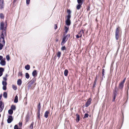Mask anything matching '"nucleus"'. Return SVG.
Instances as JSON below:
<instances>
[{
    "mask_svg": "<svg viewBox=\"0 0 129 129\" xmlns=\"http://www.w3.org/2000/svg\"><path fill=\"white\" fill-rule=\"evenodd\" d=\"M65 34H63L62 41L61 43V45H63L68 39V38H67L66 36H65Z\"/></svg>",
    "mask_w": 129,
    "mask_h": 129,
    "instance_id": "obj_4",
    "label": "nucleus"
},
{
    "mask_svg": "<svg viewBox=\"0 0 129 129\" xmlns=\"http://www.w3.org/2000/svg\"><path fill=\"white\" fill-rule=\"evenodd\" d=\"M25 69L27 70H29L30 68V66L29 65L27 64L25 66Z\"/></svg>",
    "mask_w": 129,
    "mask_h": 129,
    "instance_id": "obj_24",
    "label": "nucleus"
},
{
    "mask_svg": "<svg viewBox=\"0 0 129 129\" xmlns=\"http://www.w3.org/2000/svg\"><path fill=\"white\" fill-rule=\"evenodd\" d=\"M92 99L91 98H89L86 103L85 105H84V106L86 107H88L91 104Z\"/></svg>",
    "mask_w": 129,
    "mask_h": 129,
    "instance_id": "obj_7",
    "label": "nucleus"
},
{
    "mask_svg": "<svg viewBox=\"0 0 129 129\" xmlns=\"http://www.w3.org/2000/svg\"><path fill=\"white\" fill-rule=\"evenodd\" d=\"M84 1H77L78 4L77 5L76 8L78 10H79L81 7V6Z\"/></svg>",
    "mask_w": 129,
    "mask_h": 129,
    "instance_id": "obj_3",
    "label": "nucleus"
},
{
    "mask_svg": "<svg viewBox=\"0 0 129 129\" xmlns=\"http://www.w3.org/2000/svg\"><path fill=\"white\" fill-rule=\"evenodd\" d=\"M38 118V122L39 123V122H40V124L41 123V117L39 116L37 117V118Z\"/></svg>",
    "mask_w": 129,
    "mask_h": 129,
    "instance_id": "obj_47",
    "label": "nucleus"
},
{
    "mask_svg": "<svg viewBox=\"0 0 129 129\" xmlns=\"http://www.w3.org/2000/svg\"><path fill=\"white\" fill-rule=\"evenodd\" d=\"M34 124V122L33 121L31 122V124L29 126V128L30 129H33V125Z\"/></svg>",
    "mask_w": 129,
    "mask_h": 129,
    "instance_id": "obj_32",
    "label": "nucleus"
},
{
    "mask_svg": "<svg viewBox=\"0 0 129 129\" xmlns=\"http://www.w3.org/2000/svg\"><path fill=\"white\" fill-rule=\"evenodd\" d=\"M2 84L3 85L7 86V81H2Z\"/></svg>",
    "mask_w": 129,
    "mask_h": 129,
    "instance_id": "obj_39",
    "label": "nucleus"
},
{
    "mask_svg": "<svg viewBox=\"0 0 129 129\" xmlns=\"http://www.w3.org/2000/svg\"><path fill=\"white\" fill-rule=\"evenodd\" d=\"M4 107V104L2 101H0V113L3 111Z\"/></svg>",
    "mask_w": 129,
    "mask_h": 129,
    "instance_id": "obj_8",
    "label": "nucleus"
},
{
    "mask_svg": "<svg viewBox=\"0 0 129 129\" xmlns=\"http://www.w3.org/2000/svg\"><path fill=\"white\" fill-rule=\"evenodd\" d=\"M25 77L26 78L28 79L30 77L29 74L28 73H26L25 74Z\"/></svg>",
    "mask_w": 129,
    "mask_h": 129,
    "instance_id": "obj_31",
    "label": "nucleus"
},
{
    "mask_svg": "<svg viewBox=\"0 0 129 129\" xmlns=\"http://www.w3.org/2000/svg\"><path fill=\"white\" fill-rule=\"evenodd\" d=\"M126 87L127 88V94H128V90L129 88V81L126 84Z\"/></svg>",
    "mask_w": 129,
    "mask_h": 129,
    "instance_id": "obj_43",
    "label": "nucleus"
},
{
    "mask_svg": "<svg viewBox=\"0 0 129 129\" xmlns=\"http://www.w3.org/2000/svg\"><path fill=\"white\" fill-rule=\"evenodd\" d=\"M69 30V26H64V31L63 34H66Z\"/></svg>",
    "mask_w": 129,
    "mask_h": 129,
    "instance_id": "obj_13",
    "label": "nucleus"
},
{
    "mask_svg": "<svg viewBox=\"0 0 129 129\" xmlns=\"http://www.w3.org/2000/svg\"><path fill=\"white\" fill-rule=\"evenodd\" d=\"M80 31H81V32H82L83 34L84 33V32L83 29H81V30H80Z\"/></svg>",
    "mask_w": 129,
    "mask_h": 129,
    "instance_id": "obj_63",
    "label": "nucleus"
},
{
    "mask_svg": "<svg viewBox=\"0 0 129 129\" xmlns=\"http://www.w3.org/2000/svg\"><path fill=\"white\" fill-rule=\"evenodd\" d=\"M124 116L123 114V113H122V122L121 126L122 125V124H123V121H124Z\"/></svg>",
    "mask_w": 129,
    "mask_h": 129,
    "instance_id": "obj_51",
    "label": "nucleus"
},
{
    "mask_svg": "<svg viewBox=\"0 0 129 129\" xmlns=\"http://www.w3.org/2000/svg\"><path fill=\"white\" fill-rule=\"evenodd\" d=\"M82 35H81L80 36H79L78 35H76V37L77 39H79L80 38H81Z\"/></svg>",
    "mask_w": 129,
    "mask_h": 129,
    "instance_id": "obj_48",
    "label": "nucleus"
},
{
    "mask_svg": "<svg viewBox=\"0 0 129 129\" xmlns=\"http://www.w3.org/2000/svg\"><path fill=\"white\" fill-rule=\"evenodd\" d=\"M18 97L17 95L15 96L14 100V102L15 103H17L18 102Z\"/></svg>",
    "mask_w": 129,
    "mask_h": 129,
    "instance_id": "obj_26",
    "label": "nucleus"
},
{
    "mask_svg": "<svg viewBox=\"0 0 129 129\" xmlns=\"http://www.w3.org/2000/svg\"><path fill=\"white\" fill-rule=\"evenodd\" d=\"M13 110L10 109L8 111V113L9 114L12 115L13 114Z\"/></svg>",
    "mask_w": 129,
    "mask_h": 129,
    "instance_id": "obj_27",
    "label": "nucleus"
},
{
    "mask_svg": "<svg viewBox=\"0 0 129 129\" xmlns=\"http://www.w3.org/2000/svg\"><path fill=\"white\" fill-rule=\"evenodd\" d=\"M0 17L1 19H4V16L3 14L2 13H1L0 14Z\"/></svg>",
    "mask_w": 129,
    "mask_h": 129,
    "instance_id": "obj_44",
    "label": "nucleus"
},
{
    "mask_svg": "<svg viewBox=\"0 0 129 129\" xmlns=\"http://www.w3.org/2000/svg\"><path fill=\"white\" fill-rule=\"evenodd\" d=\"M37 107L38 109H41V103L39 102L38 104Z\"/></svg>",
    "mask_w": 129,
    "mask_h": 129,
    "instance_id": "obj_37",
    "label": "nucleus"
},
{
    "mask_svg": "<svg viewBox=\"0 0 129 129\" xmlns=\"http://www.w3.org/2000/svg\"><path fill=\"white\" fill-rule=\"evenodd\" d=\"M14 129H22L21 128H19L18 127V126L17 124L15 125L14 127Z\"/></svg>",
    "mask_w": 129,
    "mask_h": 129,
    "instance_id": "obj_45",
    "label": "nucleus"
},
{
    "mask_svg": "<svg viewBox=\"0 0 129 129\" xmlns=\"http://www.w3.org/2000/svg\"><path fill=\"white\" fill-rule=\"evenodd\" d=\"M13 118L12 115H8V118L7 120V123H10L13 120Z\"/></svg>",
    "mask_w": 129,
    "mask_h": 129,
    "instance_id": "obj_5",
    "label": "nucleus"
},
{
    "mask_svg": "<svg viewBox=\"0 0 129 129\" xmlns=\"http://www.w3.org/2000/svg\"><path fill=\"white\" fill-rule=\"evenodd\" d=\"M23 75L22 73V72H19V75H18L19 76H22Z\"/></svg>",
    "mask_w": 129,
    "mask_h": 129,
    "instance_id": "obj_54",
    "label": "nucleus"
},
{
    "mask_svg": "<svg viewBox=\"0 0 129 129\" xmlns=\"http://www.w3.org/2000/svg\"><path fill=\"white\" fill-rule=\"evenodd\" d=\"M124 84L120 83L119 84L118 88L121 90H123L124 87Z\"/></svg>",
    "mask_w": 129,
    "mask_h": 129,
    "instance_id": "obj_19",
    "label": "nucleus"
},
{
    "mask_svg": "<svg viewBox=\"0 0 129 129\" xmlns=\"http://www.w3.org/2000/svg\"><path fill=\"white\" fill-rule=\"evenodd\" d=\"M117 82H116L115 85L114 87V89L113 90V93L112 94V97H113V99L112 100V102L115 101L116 97L117 95V94H118L117 91L118 90V88H117L116 85V84Z\"/></svg>",
    "mask_w": 129,
    "mask_h": 129,
    "instance_id": "obj_1",
    "label": "nucleus"
},
{
    "mask_svg": "<svg viewBox=\"0 0 129 129\" xmlns=\"http://www.w3.org/2000/svg\"><path fill=\"white\" fill-rule=\"evenodd\" d=\"M69 73V71L67 69H66L64 71V75L66 77L67 76Z\"/></svg>",
    "mask_w": 129,
    "mask_h": 129,
    "instance_id": "obj_23",
    "label": "nucleus"
},
{
    "mask_svg": "<svg viewBox=\"0 0 129 129\" xmlns=\"http://www.w3.org/2000/svg\"><path fill=\"white\" fill-rule=\"evenodd\" d=\"M76 122L77 123H78L80 120V115L78 114V113H77L76 114Z\"/></svg>",
    "mask_w": 129,
    "mask_h": 129,
    "instance_id": "obj_14",
    "label": "nucleus"
},
{
    "mask_svg": "<svg viewBox=\"0 0 129 129\" xmlns=\"http://www.w3.org/2000/svg\"><path fill=\"white\" fill-rule=\"evenodd\" d=\"M3 79V80L2 81H7V79L6 77H4Z\"/></svg>",
    "mask_w": 129,
    "mask_h": 129,
    "instance_id": "obj_50",
    "label": "nucleus"
},
{
    "mask_svg": "<svg viewBox=\"0 0 129 129\" xmlns=\"http://www.w3.org/2000/svg\"><path fill=\"white\" fill-rule=\"evenodd\" d=\"M67 12L68 14V15H71V11L70 9H68Z\"/></svg>",
    "mask_w": 129,
    "mask_h": 129,
    "instance_id": "obj_41",
    "label": "nucleus"
},
{
    "mask_svg": "<svg viewBox=\"0 0 129 129\" xmlns=\"http://www.w3.org/2000/svg\"><path fill=\"white\" fill-rule=\"evenodd\" d=\"M65 22L66 25L67 26H69L71 23V20H66Z\"/></svg>",
    "mask_w": 129,
    "mask_h": 129,
    "instance_id": "obj_12",
    "label": "nucleus"
},
{
    "mask_svg": "<svg viewBox=\"0 0 129 129\" xmlns=\"http://www.w3.org/2000/svg\"><path fill=\"white\" fill-rule=\"evenodd\" d=\"M65 36H66L68 39L69 38L70 36V34H68L67 35H66V34H65Z\"/></svg>",
    "mask_w": 129,
    "mask_h": 129,
    "instance_id": "obj_52",
    "label": "nucleus"
},
{
    "mask_svg": "<svg viewBox=\"0 0 129 129\" xmlns=\"http://www.w3.org/2000/svg\"><path fill=\"white\" fill-rule=\"evenodd\" d=\"M105 70L104 69H102V73H105Z\"/></svg>",
    "mask_w": 129,
    "mask_h": 129,
    "instance_id": "obj_61",
    "label": "nucleus"
},
{
    "mask_svg": "<svg viewBox=\"0 0 129 129\" xmlns=\"http://www.w3.org/2000/svg\"><path fill=\"white\" fill-rule=\"evenodd\" d=\"M30 1H26V4L27 6L29 4Z\"/></svg>",
    "mask_w": 129,
    "mask_h": 129,
    "instance_id": "obj_55",
    "label": "nucleus"
},
{
    "mask_svg": "<svg viewBox=\"0 0 129 129\" xmlns=\"http://www.w3.org/2000/svg\"><path fill=\"white\" fill-rule=\"evenodd\" d=\"M27 84H28V90H29V88H30L32 84H30V83H29V82Z\"/></svg>",
    "mask_w": 129,
    "mask_h": 129,
    "instance_id": "obj_40",
    "label": "nucleus"
},
{
    "mask_svg": "<svg viewBox=\"0 0 129 129\" xmlns=\"http://www.w3.org/2000/svg\"><path fill=\"white\" fill-rule=\"evenodd\" d=\"M12 87L13 89L14 90H16L17 89L16 86L15 85H12Z\"/></svg>",
    "mask_w": 129,
    "mask_h": 129,
    "instance_id": "obj_38",
    "label": "nucleus"
},
{
    "mask_svg": "<svg viewBox=\"0 0 129 129\" xmlns=\"http://www.w3.org/2000/svg\"><path fill=\"white\" fill-rule=\"evenodd\" d=\"M125 81H124V80H123L121 81L120 83H122L123 84H124V83L125 82Z\"/></svg>",
    "mask_w": 129,
    "mask_h": 129,
    "instance_id": "obj_62",
    "label": "nucleus"
},
{
    "mask_svg": "<svg viewBox=\"0 0 129 129\" xmlns=\"http://www.w3.org/2000/svg\"><path fill=\"white\" fill-rule=\"evenodd\" d=\"M18 124L20 127H22V123L21 122H19L18 123Z\"/></svg>",
    "mask_w": 129,
    "mask_h": 129,
    "instance_id": "obj_53",
    "label": "nucleus"
},
{
    "mask_svg": "<svg viewBox=\"0 0 129 129\" xmlns=\"http://www.w3.org/2000/svg\"><path fill=\"white\" fill-rule=\"evenodd\" d=\"M6 58L7 61H9L10 60V57L9 55H7L6 56Z\"/></svg>",
    "mask_w": 129,
    "mask_h": 129,
    "instance_id": "obj_34",
    "label": "nucleus"
},
{
    "mask_svg": "<svg viewBox=\"0 0 129 129\" xmlns=\"http://www.w3.org/2000/svg\"><path fill=\"white\" fill-rule=\"evenodd\" d=\"M61 54V53L60 51H58L57 52V56L58 57V59L60 57Z\"/></svg>",
    "mask_w": 129,
    "mask_h": 129,
    "instance_id": "obj_29",
    "label": "nucleus"
},
{
    "mask_svg": "<svg viewBox=\"0 0 129 129\" xmlns=\"http://www.w3.org/2000/svg\"><path fill=\"white\" fill-rule=\"evenodd\" d=\"M3 58V57L1 55H0V61L2 60Z\"/></svg>",
    "mask_w": 129,
    "mask_h": 129,
    "instance_id": "obj_59",
    "label": "nucleus"
},
{
    "mask_svg": "<svg viewBox=\"0 0 129 129\" xmlns=\"http://www.w3.org/2000/svg\"><path fill=\"white\" fill-rule=\"evenodd\" d=\"M4 1H0V9H2L4 8Z\"/></svg>",
    "mask_w": 129,
    "mask_h": 129,
    "instance_id": "obj_15",
    "label": "nucleus"
},
{
    "mask_svg": "<svg viewBox=\"0 0 129 129\" xmlns=\"http://www.w3.org/2000/svg\"><path fill=\"white\" fill-rule=\"evenodd\" d=\"M120 36V34L115 33V38L116 40H118L119 39Z\"/></svg>",
    "mask_w": 129,
    "mask_h": 129,
    "instance_id": "obj_21",
    "label": "nucleus"
},
{
    "mask_svg": "<svg viewBox=\"0 0 129 129\" xmlns=\"http://www.w3.org/2000/svg\"><path fill=\"white\" fill-rule=\"evenodd\" d=\"M97 81H96L94 80V83L93 84V85L95 86V85L96 84Z\"/></svg>",
    "mask_w": 129,
    "mask_h": 129,
    "instance_id": "obj_58",
    "label": "nucleus"
},
{
    "mask_svg": "<svg viewBox=\"0 0 129 129\" xmlns=\"http://www.w3.org/2000/svg\"><path fill=\"white\" fill-rule=\"evenodd\" d=\"M36 80V78H33L31 80L28 82L29 83H30V84L32 85L35 82Z\"/></svg>",
    "mask_w": 129,
    "mask_h": 129,
    "instance_id": "obj_18",
    "label": "nucleus"
},
{
    "mask_svg": "<svg viewBox=\"0 0 129 129\" xmlns=\"http://www.w3.org/2000/svg\"><path fill=\"white\" fill-rule=\"evenodd\" d=\"M22 83V81L21 79H18L17 81V84L18 85L20 86Z\"/></svg>",
    "mask_w": 129,
    "mask_h": 129,
    "instance_id": "obj_22",
    "label": "nucleus"
},
{
    "mask_svg": "<svg viewBox=\"0 0 129 129\" xmlns=\"http://www.w3.org/2000/svg\"><path fill=\"white\" fill-rule=\"evenodd\" d=\"M100 72L99 71V76H98V75L96 74V77L95 78L94 80L97 81V79L98 77L99 76H100Z\"/></svg>",
    "mask_w": 129,
    "mask_h": 129,
    "instance_id": "obj_42",
    "label": "nucleus"
},
{
    "mask_svg": "<svg viewBox=\"0 0 129 129\" xmlns=\"http://www.w3.org/2000/svg\"><path fill=\"white\" fill-rule=\"evenodd\" d=\"M4 23L3 21L1 22L0 23V29L1 30H3L4 29Z\"/></svg>",
    "mask_w": 129,
    "mask_h": 129,
    "instance_id": "obj_16",
    "label": "nucleus"
},
{
    "mask_svg": "<svg viewBox=\"0 0 129 129\" xmlns=\"http://www.w3.org/2000/svg\"><path fill=\"white\" fill-rule=\"evenodd\" d=\"M40 116V113H37V117Z\"/></svg>",
    "mask_w": 129,
    "mask_h": 129,
    "instance_id": "obj_64",
    "label": "nucleus"
},
{
    "mask_svg": "<svg viewBox=\"0 0 129 129\" xmlns=\"http://www.w3.org/2000/svg\"><path fill=\"white\" fill-rule=\"evenodd\" d=\"M10 109L13 110H15L16 109V106L14 105H12Z\"/></svg>",
    "mask_w": 129,
    "mask_h": 129,
    "instance_id": "obj_25",
    "label": "nucleus"
},
{
    "mask_svg": "<svg viewBox=\"0 0 129 129\" xmlns=\"http://www.w3.org/2000/svg\"><path fill=\"white\" fill-rule=\"evenodd\" d=\"M3 89L4 90H6L7 89V86L3 85Z\"/></svg>",
    "mask_w": 129,
    "mask_h": 129,
    "instance_id": "obj_46",
    "label": "nucleus"
},
{
    "mask_svg": "<svg viewBox=\"0 0 129 129\" xmlns=\"http://www.w3.org/2000/svg\"><path fill=\"white\" fill-rule=\"evenodd\" d=\"M90 5L89 4L87 8V11H88L90 10Z\"/></svg>",
    "mask_w": 129,
    "mask_h": 129,
    "instance_id": "obj_49",
    "label": "nucleus"
},
{
    "mask_svg": "<svg viewBox=\"0 0 129 129\" xmlns=\"http://www.w3.org/2000/svg\"><path fill=\"white\" fill-rule=\"evenodd\" d=\"M3 96L5 98H7V92H4L3 93Z\"/></svg>",
    "mask_w": 129,
    "mask_h": 129,
    "instance_id": "obj_28",
    "label": "nucleus"
},
{
    "mask_svg": "<svg viewBox=\"0 0 129 129\" xmlns=\"http://www.w3.org/2000/svg\"><path fill=\"white\" fill-rule=\"evenodd\" d=\"M62 47L61 48V51H64V50H66L67 49L66 47L65 46L62 45Z\"/></svg>",
    "mask_w": 129,
    "mask_h": 129,
    "instance_id": "obj_30",
    "label": "nucleus"
},
{
    "mask_svg": "<svg viewBox=\"0 0 129 129\" xmlns=\"http://www.w3.org/2000/svg\"><path fill=\"white\" fill-rule=\"evenodd\" d=\"M13 4L14 6H15L16 5V2L17 1H13Z\"/></svg>",
    "mask_w": 129,
    "mask_h": 129,
    "instance_id": "obj_57",
    "label": "nucleus"
},
{
    "mask_svg": "<svg viewBox=\"0 0 129 129\" xmlns=\"http://www.w3.org/2000/svg\"><path fill=\"white\" fill-rule=\"evenodd\" d=\"M32 76L34 77L33 78H36V77L37 76L38 73L37 70H34L32 72Z\"/></svg>",
    "mask_w": 129,
    "mask_h": 129,
    "instance_id": "obj_10",
    "label": "nucleus"
},
{
    "mask_svg": "<svg viewBox=\"0 0 129 129\" xmlns=\"http://www.w3.org/2000/svg\"><path fill=\"white\" fill-rule=\"evenodd\" d=\"M67 19L66 20H70L71 18V15H68L66 16Z\"/></svg>",
    "mask_w": 129,
    "mask_h": 129,
    "instance_id": "obj_33",
    "label": "nucleus"
},
{
    "mask_svg": "<svg viewBox=\"0 0 129 129\" xmlns=\"http://www.w3.org/2000/svg\"><path fill=\"white\" fill-rule=\"evenodd\" d=\"M120 31L121 33V29L119 26H118L116 28L115 33L120 34Z\"/></svg>",
    "mask_w": 129,
    "mask_h": 129,
    "instance_id": "obj_17",
    "label": "nucleus"
},
{
    "mask_svg": "<svg viewBox=\"0 0 129 129\" xmlns=\"http://www.w3.org/2000/svg\"><path fill=\"white\" fill-rule=\"evenodd\" d=\"M57 24H55L54 25V28L55 29H56L57 28Z\"/></svg>",
    "mask_w": 129,
    "mask_h": 129,
    "instance_id": "obj_56",
    "label": "nucleus"
},
{
    "mask_svg": "<svg viewBox=\"0 0 129 129\" xmlns=\"http://www.w3.org/2000/svg\"><path fill=\"white\" fill-rule=\"evenodd\" d=\"M6 59L4 58L0 62V64L2 66H5L6 64Z\"/></svg>",
    "mask_w": 129,
    "mask_h": 129,
    "instance_id": "obj_9",
    "label": "nucleus"
},
{
    "mask_svg": "<svg viewBox=\"0 0 129 129\" xmlns=\"http://www.w3.org/2000/svg\"><path fill=\"white\" fill-rule=\"evenodd\" d=\"M7 29V26H6L4 27V29L2 30V33L0 35V40H5V37L4 36V34L6 33V30Z\"/></svg>",
    "mask_w": 129,
    "mask_h": 129,
    "instance_id": "obj_2",
    "label": "nucleus"
},
{
    "mask_svg": "<svg viewBox=\"0 0 129 129\" xmlns=\"http://www.w3.org/2000/svg\"><path fill=\"white\" fill-rule=\"evenodd\" d=\"M49 113V112L48 111H46L45 112L44 116L45 117L47 118L48 117V114Z\"/></svg>",
    "mask_w": 129,
    "mask_h": 129,
    "instance_id": "obj_20",
    "label": "nucleus"
},
{
    "mask_svg": "<svg viewBox=\"0 0 129 129\" xmlns=\"http://www.w3.org/2000/svg\"><path fill=\"white\" fill-rule=\"evenodd\" d=\"M5 71L4 68H3L1 67H0V72H2L3 73V72Z\"/></svg>",
    "mask_w": 129,
    "mask_h": 129,
    "instance_id": "obj_35",
    "label": "nucleus"
},
{
    "mask_svg": "<svg viewBox=\"0 0 129 129\" xmlns=\"http://www.w3.org/2000/svg\"><path fill=\"white\" fill-rule=\"evenodd\" d=\"M30 118L29 117V113H28L25 117V123H27L28 122V121L29 120Z\"/></svg>",
    "mask_w": 129,
    "mask_h": 129,
    "instance_id": "obj_11",
    "label": "nucleus"
},
{
    "mask_svg": "<svg viewBox=\"0 0 129 129\" xmlns=\"http://www.w3.org/2000/svg\"><path fill=\"white\" fill-rule=\"evenodd\" d=\"M78 34L79 35V36H80L81 35H82V34L81 33V31H78Z\"/></svg>",
    "mask_w": 129,
    "mask_h": 129,
    "instance_id": "obj_60",
    "label": "nucleus"
},
{
    "mask_svg": "<svg viewBox=\"0 0 129 129\" xmlns=\"http://www.w3.org/2000/svg\"><path fill=\"white\" fill-rule=\"evenodd\" d=\"M89 115L87 113H85L84 116L83 118L85 119L87 118L88 117Z\"/></svg>",
    "mask_w": 129,
    "mask_h": 129,
    "instance_id": "obj_36",
    "label": "nucleus"
},
{
    "mask_svg": "<svg viewBox=\"0 0 129 129\" xmlns=\"http://www.w3.org/2000/svg\"><path fill=\"white\" fill-rule=\"evenodd\" d=\"M5 43V40H0V50H1L4 46Z\"/></svg>",
    "mask_w": 129,
    "mask_h": 129,
    "instance_id": "obj_6",
    "label": "nucleus"
}]
</instances>
